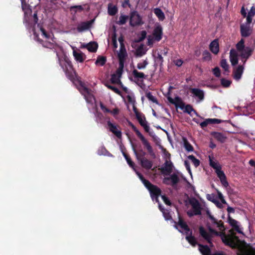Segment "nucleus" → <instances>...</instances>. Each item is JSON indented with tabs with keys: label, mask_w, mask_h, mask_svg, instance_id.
<instances>
[{
	"label": "nucleus",
	"mask_w": 255,
	"mask_h": 255,
	"mask_svg": "<svg viewBox=\"0 0 255 255\" xmlns=\"http://www.w3.org/2000/svg\"><path fill=\"white\" fill-rule=\"evenodd\" d=\"M155 61L159 63L160 65H162V63L164 61L163 58L162 56V54L158 53L157 56L155 57Z\"/></svg>",
	"instance_id": "13d9d810"
},
{
	"label": "nucleus",
	"mask_w": 255,
	"mask_h": 255,
	"mask_svg": "<svg viewBox=\"0 0 255 255\" xmlns=\"http://www.w3.org/2000/svg\"><path fill=\"white\" fill-rule=\"evenodd\" d=\"M209 160L210 166L215 169V171L219 168H222L219 162L216 160H214V158L213 156H209Z\"/></svg>",
	"instance_id": "b1692460"
},
{
	"label": "nucleus",
	"mask_w": 255,
	"mask_h": 255,
	"mask_svg": "<svg viewBox=\"0 0 255 255\" xmlns=\"http://www.w3.org/2000/svg\"><path fill=\"white\" fill-rule=\"evenodd\" d=\"M241 35L243 37H249L252 32V29L250 25L241 24L240 25Z\"/></svg>",
	"instance_id": "1a4fd4ad"
},
{
	"label": "nucleus",
	"mask_w": 255,
	"mask_h": 255,
	"mask_svg": "<svg viewBox=\"0 0 255 255\" xmlns=\"http://www.w3.org/2000/svg\"><path fill=\"white\" fill-rule=\"evenodd\" d=\"M172 163L166 160L164 163V166L161 168V170L163 174L169 175L172 171Z\"/></svg>",
	"instance_id": "dca6fc26"
},
{
	"label": "nucleus",
	"mask_w": 255,
	"mask_h": 255,
	"mask_svg": "<svg viewBox=\"0 0 255 255\" xmlns=\"http://www.w3.org/2000/svg\"><path fill=\"white\" fill-rule=\"evenodd\" d=\"M199 250L202 255H212L211 251L207 245L198 244Z\"/></svg>",
	"instance_id": "5701e85b"
},
{
	"label": "nucleus",
	"mask_w": 255,
	"mask_h": 255,
	"mask_svg": "<svg viewBox=\"0 0 255 255\" xmlns=\"http://www.w3.org/2000/svg\"><path fill=\"white\" fill-rule=\"evenodd\" d=\"M69 69L67 67H66V69L65 70V73L67 76L68 77L69 79L71 80H73L75 79L76 77V72L75 71H69Z\"/></svg>",
	"instance_id": "49530a36"
},
{
	"label": "nucleus",
	"mask_w": 255,
	"mask_h": 255,
	"mask_svg": "<svg viewBox=\"0 0 255 255\" xmlns=\"http://www.w3.org/2000/svg\"><path fill=\"white\" fill-rule=\"evenodd\" d=\"M154 12L159 20L163 21L165 19L164 13L160 8H155L154 9Z\"/></svg>",
	"instance_id": "f704fd0d"
},
{
	"label": "nucleus",
	"mask_w": 255,
	"mask_h": 255,
	"mask_svg": "<svg viewBox=\"0 0 255 255\" xmlns=\"http://www.w3.org/2000/svg\"><path fill=\"white\" fill-rule=\"evenodd\" d=\"M128 54L125 47L120 46V52L118 54V57L119 60H126Z\"/></svg>",
	"instance_id": "c85d7f7f"
},
{
	"label": "nucleus",
	"mask_w": 255,
	"mask_h": 255,
	"mask_svg": "<svg viewBox=\"0 0 255 255\" xmlns=\"http://www.w3.org/2000/svg\"><path fill=\"white\" fill-rule=\"evenodd\" d=\"M119 67L117 69L116 72L118 74L120 75V76H121L123 71V68L124 67V63H125V60H119Z\"/></svg>",
	"instance_id": "09e8293b"
},
{
	"label": "nucleus",
	"mask_w": 255,
	"mask_h": 255,
	"mask_svg": "<svg viewBox=\"0 0 255 255\" xmlns=\"http://www.w3.org/2000/svg\"><path fill=\"white\" fill-rule=\"evenodd\" d=\"M237 52L234 49H231L230 51V60L233 66H235L238 63Z\"/></svg>",
	"instance_id": "a211bd4d"
},
{
	"label": "nucleus",
	"mask_w": 255,
	"mask_h": 255,
	"mask_svg": "<svg viewBox=\"0 0 255 255\" xmlns=\"http://www.w3.org/2000/svg\"><path fill=\"white\" fill-rule=\"evenodd\" d=\"M146 34H147V33H146V31H145V30L141 31L140 32V36L138 38V41L140 42L143 41L146 38Z\"/></svg>",
	"instance_id": "0e129e2a"
},
{
	"label": "nucleus",
	"mask_w": 255,
	"mask_h": 255,
	"mask_svg": "<svg viewBox=\"0 0 255 255\" xmlns=\"http://www.w3.org/2000/svg\"><path fill=\"white\" fill-rule=\"evenodd\" d=\"M188 158L192 161L195 167H197L199 166L200 163V160L196 158L193 155H189Z\"/></svg>",
	"instance_id": "37998d69"
},
{
	"label": "nucleus",
	"mask_w": 255,
	"mask_h": 255,
	"mask_svg": "<svg viewBox=\"0 0 255 255\" xmlns=\"http://www.w3.org/2000/svg\"><path fill=\"white\" fill-rule=\"evenodd\" d=\"M179 182V178L175 173L172 174L170 177H164L163 183L166 185H171L173 187L177 185Z\"/></svg>",
	"instance_id": "0eeeda50"
},
{
	"label": "nucleus",
	"mask_w": 255,
	"mask_h": 255,
	"mask_svg": "<svg viewBox=\"0 0 255 255\" xmlns=\"http://www.w3.org/2000/svg\"><path fill=\"white\" fill-rule=\"evenodd\" d=\"M183 140L184 142V146L186 150L188 151H193L194 148L188 140L186 138L184 137L183 138Z\"/></svg>",
	"instance_id": "a19ab883"
},
{
	"label": "nucleus",
	"mask_w": 255,
	"mask_h": 255,
	"mask_svg": "<svg viewBox=\"0 0 255 255\" xmlns=\"http://www.w3.org/2000/svg\"><path fill=\"white\" fill-rule=\"evenodd\" d=\"M93 20L88 21L86 22H83L78 25L77 27V30L79 32H82L83 31L88 30L91 27Z\"/></svg>",
	"instance_id": "412c9836"
},
{
	"label": "nucleus",
	"mask_w": 255,
	"mask_h": 255,
	"mask_svg": "<svg viewBox=\"0 0 255 255\" xmlns=\"http://www.w3.org/2000/svg\"><path fill=\"white\" fill-rule=\"evenodd\" d=\"M211 134L214 138L221 143H224L227 138L225 134L222 132L213 131L211 132Z\"/></svg>",
	"instance_id": "4468645a"
},
{
	"label": "nucleus",
	"mask_w": 255,
	"mask_h": 255,
	"mask_svg": "<svg viewBox=\"0 0 255 255\" xmlns=\"http://www.w3.org/2000/svg\"><path fill=\"white\" fill-rule=\"evenodd\" d=\"M148 64L147 59L144 60L142 62L138 63L137 64V68L139 70H141L145 68L146 66Z\"/></svg>",
	"instance_id": "6e6d98bb"
},
{
	"label": "nucleus",
	"mask_w": 255,
	"mask_h": 255,
	"mask_svg": "<svg viewBox=\"0 0 255 255\" xmlns=\"http://www.w3.org/2000/svg\"><path fill=\"white\" fill-rule=\"evenodd\" d=\"M162 28L160 25L157 26L153 30V35L157 41H159L162 39Z\"/></svg>",
	"instance_id": "2eb2a0df"
},
{
	"label": "nucleus",
	"mask_w": 255,
	"mask_h": 255,
	"mask_svg": "<svg viewBox=\"0 0 255 255\" xmlns=\"http://www.w3.org/2000/svg\"><path fill=\"white\" fill-rule=\"evenodd\" d=\"M189 203L192 206L193 212H194L195 215H201L202 208L198 200L193 198L189 200Z\"/></svg>",
	"instance_id": "423d86ee"
},
{
	"label": "nucleus",
	"mask_w": 255,
	"mask_h": 255,
	"mask_svg": "<svg viewBox=\"0 0 255 255\" xmlns=\"http://www.w3.org/2000/svg\"><path fill=\"white\" fill-rule=\"evenodd\" d=\"M145 96L149 101L157 105H159V103L156 98L153 96L150 92H146Z\"/></svg>",
	"instance_id": "79ce46f5"
},
{
	"label": "nucleus",
	"mask_w": 255,
	"mask_h": 255,
	"mask_svg": "<svg viewBox=\"0 0 255 255\" xmlns=\"http://www.w3.org/2000/svg\"><path fill=\"white\" fill-rule=\"evenodd\" d=\"M123 154L129 166L133 168L134 166V163L131 160L130 156L125 152H123Z\"/></svg>",
	"instance_id": "de8ad7c7"
},
{
	"label": "nucleus",
	"mask_w": 255,
	"mask_h": 255,
	"mask_svg": "<svg viewBox=\"0 0 255 255\" xmlns=\"http://www.w3.org/2000/svg\"><path fill=\"white\" fill-rule=\"evenodd\" d=\"M163 216L165 218V220H172L171 216L170 214V213L168 212L166 210L162 212Z\"/></svg>",
	"instance_id": "bf43d9fd"
},
{
	"label": "nucleus",
	"mask_w": 255,
	"mask_h": 255,
	"mask_svg": "<svg viewBox=\"0 0 255 255\" xmlns=\"http://www.w3.org/2000/svg\"><path fill=\"white\" fill-rule=\"evenodd\" d=\"M122 6L123 8H126L127 7H128L129 8H131V5L130 3L129 0H124L122 2Z\"/></svg>",
	"instance_id": "052dcab7"
},
{
	"label": "nucleus",
	"mask_w": 255,
	"mask_h": 255,
	"mask_svg": "<svg viewBox=\"0 0 255 255\" xmlns=\"http://www.w3.org/2000/svg\"><path fill=\"white\" fill-rule=\"evenodd\" d=\"M106 61L107 58L105 56H99L95 62V64L103 66L106 64Z\"/></svg>",
	"instance_id": "58836bf2"
},
{
	"label": "nucleus",
	"mask_w": 255,
	"mask_h": 255,
	"mask_svg": "<svg viewBox=\"0 0 255 255\" xmlns=\"http://www.w3.org/2000/svg\"><path fill=\"white\" fill-rule=\"evenodd\" d=\"M208 121L209 122L210 124H220L222 122L221 120L218 119H208Z\"/></svg>",
	"instance_id": "338daca9"
},
{
	"label": "nucleus",
	"mask_w": 255,
	"mask_h": 255,
	"mask_svg": "<svg viewBox=\"0 0 255 255\" xmlns=\"http://www.w3.org/2000/svg\"><path fill=\"white\" fill-rule=\"evenodd\" d=\"M161 197L165 204L168 206H170L171 205V202L170 200L165 195H161Z\"/></svg>",
	"instance_id": "69168bd1"
},
{
	"label": "nucleus",
	"mask_w": 255,
	"mask_h": 255,
	"mask_svg": "<svg viewBox=\"0 0 255 255\" xmlns=\"http://www.w3.org/2000/svg\"><path fill=\"white\" fill-rule=\"evenodd\" d=\"M229 223L237 232L239 233H242V231L239 228V226L238 225V222L236 220L231 218L230 217H229Z\"/></svg>",
	"instance_id": "2f4dec72"
},
{
	"label": "nucleus",
	"mask_w": 255,
	"mask_h": 255,
	"mask_svg": "<svg viewBox=\"0 0 255 255\" xmlns=\"http://www.w3.org/2000/svg\"><path fill=\"white\" fill-rule=\"evenodd\" d=\"M86 48L91 52H95L98 48V44L95 42H89L86 44Z\"/></svg>",
	"instance_id": "72a5a7b5"
},
{
	"label": "nucleus",
	"mask_w": 255,
	"mask_h": 255,
	"mask_svg": "<svg viewBox=\"0 0 255 255\" xmlns=\"http://www.w3.org/2000/svg\"><path fill=\"white\" fill-rule=\"evenodd\" d=\"M222 168H219L215 171L217 176L220 178L222 185L225 187H227L229 186V183L227 180L226 176L224 172L221 170Z\"/></svg>",
	"instance_id": "9b49d317"
},
{
	"label": "nucleus",
	"mask_w": 255,
	"mask_h": 255,
	"mask_svg": "<svg viewBox=\"0 0 255 255\" xmlns=\"http://www.w3.org/2000/svg\"><path fill=\"white\" fill-rule=\"evenodd\" d=\"M136 173L145 187L148 185H149L150 182L148 180L145 179L143 176L140 173L136 171Z\"/></svg>",
	"instance_id": "c03bdc74"
},
{
	"label": "nucleus",
	"mask_w": 255,
	"mask_h": 255,
	"mask_svg": "<svg viewBox=\"0 0 255 255\" xmlns=\"http://www.w3.org/2000/svg\"><path fill=\"white\" fill-rule=\"evenodd\" d=\"M214 75L216 77H220L221 76V71L219 67H216L213 69Z\"/></svg>",
	"instance_id": "e2e57ef3"
},
{
	"label": "nucleus",
	"mask_w": 255,
	"mask_h": 255,
	"mask_svg": "<svg viewBox=\"0 0 255 255\" xmlns=\"http://www.w3.org/2000/svg\"><path fill=\"white\" fill-rule=\"evenodd\" d=\"M133 150L134 154L136 156L137 159L139 161H140V160L145 158L144 156L145 155L146 153L144 151H143L142 149H140L138 151H137L134 148H133Z\"/></svg>",
	"instance_id": "7c9ffc66"
},
{
	"label": "nucleus",
	"mask_w": 255,
	"mask_h": 255,
	"mask_svg": "<svg viewBox=\"0 0 255 255\" xmlns=\"http://www.w3.org/2000/svg\"><path fill=\"white\" fill-rule=\"evenodd\" d=\"M75 9H76L77 10H78L79 11H82L84 10V7H83L82 5H73V6H71L70 7V10H73Z\"/></svg>",
	"instance_id": "774afa93"
},
{
	"label": "nucleus",
	"mask_w": 255,
	"mask_h": 255,
	"mask_svg": "<svg viewBox=\"0 0 255 255\" xmlns=\"http://www.w3.org/2000/svg\"><path fill=\"white\" fill-rule=\"evenodd\" d=\"M118 11V7L116 5H112V3H109L108 5V13L110 15H115Z\"/></svg>",
	"instance_id": "bb28decb"
},
{
	"label": "nucleus",
	"mask_w": 255,
	"mask_h": 255,
	"mask_svg": "<svg viewBox=\"0 0 255 255\" xmlns=\"http://www.w3.org/2000/svg\"><path fill=\"white\" fill-rule=\"evenodd\" d=\"M128 19L129 16L128 15L121 14L119 17V20L116 23L120 25H124L127 23Z\"/></svg>",
	"instance_id": "c9c22d12"
},
{
	"label": "nucleus",
	"mask_w": 255,
	"mask_h": 255,
	"mask_svg": "<svg viewBox=\"0 0 255 255\" xmlns=\"http://www.w3.org/2000/svg\"><path fill=\"white\" fill-rule=\"evenodd\" d=\"M145 54L143 49V45H141L135 50V55L136 57H141Z\"/></svg>",
	"instance_id": "ea45409f"
},
{
	"label": "nucleus",
	"mask_w": 255,
	"mask_h": 255,
	"mask_svg": "<svg viewBox=\"0 0 255 255\" xmlns=\"http://www.w3.org/2000/svg\"><path fill=\"white\" fill-rule=\"evenodd\" d=\"M73 55L75 57V59L76 61L82 63L83 62L86 56L84 54V53L82 52H77L76 51L73 52Z\"/></svg>",
	"instance_id": "473e14b6"
},
{
	"label": "nucleus",
	"mask_w": 255,
	"mask_h": 255,
	"mask_svg": "<svg viewBox=\"0 0 255 255\" xmlns=\"http://www.w3.org/2000/svg\"><path fill=\"white\" fill-rule=\"evenodd\" d=\"M107 125L109 130L113 133L117 137L121 138L122 137V132L118 129L117 126L112 124L110 121L107 122Z\"/></svg>",
	"instance_id": "f8f14e48"
},
{
	"label": "nucleus",
	"mask_w": 255,
	"mask_h": 255,
	"mask_svg": "<svg viewBox=\"0 0 255 255\" xmlns=\"http://www.w3.org/2000/svg\"><path fill=\"white\" fill-rule=\"evenodd\" d=\"M237 50L239 52V56L241 57V59L244 64L252 55L254 50V48L249 46L245 47V40L242 38L236 45Z\"/></svg>",
	"instance_id": "f257e3e1"
},
{
	"label": "nucleus",
	"mask_w": 255,
	"mask_h": 255,
	"mask_svg": "<svg viewBox=\"0 0 255 255\" xmlns=\"http://www.w3.org/2000/svg\"><path fill=\"white\" fill-rule=\"evenodd\" d=\"M189 235L186 236L185 239L188 243L193 246H195L197 244V242L194 236H192V231L189 232Z\"/></svg>",
	"instance_id": "a878e982"
},
{
	"label": "nucleus",
	"mask_w": 255,
	"mask_h": 255,
	"mask_svg": "<svg viewBox=\"0 0 255 255\" xmlns=\"http://www.w3.org/2000/svg\"><path fill=\"white\" fill-rule=\"evenodd\" d=\"M175 100L180 103L179 105V107L181 109H185L184 112L188 114H191L192 112H193L195 114L197 115V113L196 111L193 109V107L190 105L188 104L185 106L184 103L181 101L180 98L178 97L175 98Z\"/></svg>",
	"instance_id": "6e6552de"
},
{
	"label": "nucleus",
	"mask_w": 255,
	"mask_h": 255,
	"mask_svg": "<svg viewBox=\"0 0 255 255\" xmlns=\"http://www.w3.org/2000/svg\"><path fill=\"white\" fill-rule=\"evenodd\" d=\"M143 24L142 18L136 10L131 11L129 14V24L131 26L141 25Z\"/></svg>",
	"instance_id": "39448f33"
},
{
	"label": "nucleus",
	"mask_w": 255,
	"mask_h": 255,
	"mask_svg": "<svg viewBox=\"0 0 255 255\" xmlns=\"http://www.w3.org/2000/svg\"><path fill=\"white\" fill-rule=\"evenodd\" d=\"M146 188L148 189L152 200L159 203L158 198L161 195V190L158 186L151 183Z\"/></svg>",
	"instance_id": "20e7f679"
},
{
	"label": "nucleus",
	"mask_w": 255,
	"mask_h": 255,
	"mask_svg": "<svg viewBox=\"0 0 255 255\" xmlns=\"http://www.w3.org/2000/svg\"><path fill=\"white\" fill-rule=\"evenodd\" d=\"M222 242L225 244V245L228 246L230 247H232L233 244V241L226 236L225 233L224 232L222 233Z\"/></svg>",
	"instance_id": "c756f323"
},
{
	"label": "nucleus",
	"mask_w": 255,
	"mask_h": 255,
	"mask_svg": "<svg viewBox=\"0 0 255 255\" xmlns=\"http://www.w3.org/2000/svg\"><path fill=\"white\" fill-rule=\"evenodd\" d=\"M133 110L135 114L136 118L137 121H138L139 123H140V122H141L142 121H143L141 118V114L139 112H138L137 108L136 107H135L134 106H133Z\"/></svg>",
	"instance_id": "603ef678"
},
{
	"label": "nucleus",
	"mask_w": 255,
	"mask_h": 255,
	"mask_svg": "<svg viewBox=\"0 0 255 255\" xmlns=\"http://www.w3.org/2000/svg\"><path fill=\"white\" fill-rule=\"evenodd\" d=\"M21 2L22 11L24 13V16L26 17L28 14H30L31 13L32 10L30 8L29 4L27 3L25 0H21Z\"/></svg>",
	"instance_id": "4be33fe9"
},
{
	"label": "nucleus",
	"mask_w": 255,
	"mask_h": 255,
	"mask_svg": "<svg viewBox=\"0 0 255 255\" xmlns=\"http://www.w3.org/2000/svg\"><path fill=\"white\" fill-rule=\"evenodd\" d=\"M190 91L193 94V97L197 98L199 102L202 101L204 99V92L202 90L198 88H190Z\"/></svg>",
	"instance_id": "9d476101"
},
{
	"label": "nucleus",
	"mask_w": 255,
	"mask_h": 255,
	"mask_svg": "<svg viewBox=\"0 0 255 255\" xmlns=\"http://www.w3.org/2000/svg\"><path fill=\"white\" fill-rule=\"evenodd\" d=\"M52 42L48 41H42V45L45 48H49L51 49H55L57 47V44L56 42L54 41L53 39L52 40Z\"/></svg>",
	"instance_id": "393cba45"
},
{
	"label": "nucleus",
	"mask_w": 255,
	"mask_h": 255,
	"mask_svg": "<svg viewBox=\"0 0 255 255\" xmlns=\"http://www.w3.org/2000/svg\"><path fill=\"white\" fill-rule=\"evenodd\" d=\"M175 223L176 224L175 225V227L178 229L177 225L179 226L182 229L185 231L186 235H188L189 232L191 231L187 223L180 217H179L178 222L177 223Z\"/></svg>",
	"instance_id": "ddd939ff"
},
{
	"label": "nucleus",
	"mask_w": 255,
	"mask_h": 255,
	"mask_svg": "<svg viewBox=\"0 0 255 255\" xmlns=\"http://www.w3.org/2000/svg\"><path fill=\"white\" fill-rule=\"evenodd\" d=\"M140 162L141 166L147 169L151 168L152 166V162L146 158L140 160Z\"/></svg>",
	"instance_id": "cd10ccee"
},
{
	"label": "nucleus",
	"mask_w": 255,
	"mask_h": 255,
	"mask_svg": "<svg viewBox=\"0 0 255 255\" xmlns=\"http://www.w3.org/2000/svg\"><path fill=\"white\" fill-rule=\"evenodd\" d=\"M133 110L135 114L136 118L137 121H138L139 123H140V122H141L142 121H143L141 118V114L139 112H138L137 108L136 107H135L134 106H133Z\"/></svg>",
	"instance_id": "5fc2aeb1"
},
{
	"label": "nucleus",
	"mask_w": 255,
	"mask_h": 255,
	"mask_svg": "<svg viewBox=\"0 0 255 255\" xmlns=\"http://www.w3.org/2000/svg\"><path fill=\"white\" fill-rule=\"evenodd\" d=\"M209 218L211 220L212 224L216 225L217 227L219 228V229L223 232L225 230L223 222L221 220L218 221L217 220L213 217V216L209 214Z\"/></svg>",
	"instance_id": "aec40b11"
},
{
	"label": "nucleus",
	"mask_w": 255,
	"mask_h": 255,
	"mask_svg": "<svg viewBox=\"0 0 255 255\" xmlns=\"http://www.w3.org/2000/svg\"><path fill=\"white\" fill-rule=\"evenodd\" d=\"M132 74L133 76V77L137 79H145L146 76L142 72H138L137 70L134 69L132 72Z\"/></svg>",
	"instance_id": "4c0bfd02"
},
{
	"label": "nucleus",
	"mask_w": 255,
	"mask_h": 255,
	"mask_svg": "<svg viewBox=\"0 0 255 255\" xmlns=\"http://www.w3.org/2000/svg\"><path fill=\"white\" fill-rule=\"evenodd\" d=\"M208 229L209 232H207L203 227H200L199 228V234L200 236L210 244V246L212 247L213 246L212 243L213 235L221 236L222 232H217L210 226H208Z\"/></svg>",
	"instance_id": "f03ea898"
},
{
	"label": "nucleus",
	"mask_w": 255,
	"mask_h": 255,
	"mask_svg": "<svg viewBox=\"0 0 255 255\" xmlns=\"http://www.w3.org/2000/svg\"><path fill=\"white\" fill-rule=\"evenodd\" d=\"M129 126L131 128L132 130L135 132L137 137L140 139L144 146L146 148L147 152L149 155L153 157H155V154L153 151L152 146L150 145L149 142L141 133L139 130L131 122L129 123Z\"/></svg>",
	"instance_id": "7ed1b4c3"
},
{
	"label": "nucleus",
	"mask_w": 255,
	"mask_h": 255,
	"mask_svg": "<svg viewBox=\"0 0 255 255\" xmlns=\"http://www.w3.org/2000/svg\"><path fill=\"white\" fill-rule=\"evenodd\" d=\"M203 58L204 60L209 61L211 59V55L210 53L207 51L205 50L203 52Z\"/></svg>",
	"instance_id": "4d7b16f0"
},
{
	"label": "nucleus",
	"mask_w": 255,
	"mask_h": 255,
	"mask_svg": "<svg viewBox=\"0 0 255 255\" xmlns=\"http://www.w3.org/2000/svg\"><path fill=\"white\" fill-rule=\"evenodd\" d=\"M220 65L225 72H227V73L229 72V65L226 59H224L221 60L220 62Z\"/></svg>",
	"instance_id": "8fccbe9b"
},
{
	"label": "nucleus",
	"mask_w": 255,
	"mask_h": 255,
	"mask_svg": "<svg viewBox=\"0 0 255 255\" xmlns=\"http://www.w3.org/2000/svg\"><path fill=\"white\" fill-rule=\"evenodd\" d=\"M133 110L135 114L136 118L137 121H138L139 123H140V122H141L142 121H143L141 118V114L139 112H138L137 108L136 107H135L134 106H133Z\"/></svg>",
	"instance_id": "864d4df0"
},
{
	"label": "nucleus",
	"mask_w": 255,
	"mask_h": 255,
	"mask_svg": "<svg viewBox=\"0 0 255 255\" xmlns=\"http://www.w3.org/2000/svg\"><path fill=\"white\" fill-rule=\"evenodd\" d=\"M210 51L215 54H217L219 51V44L218 39H215L212 41L209 45Z\"/></svg>",
	"instance_id": "f3484780"
},
{
	"label": "nucleus",
	"mask_w": 255,
	"mask_h": 255,
	"mask_svg": "<svg viewBox=\"0 0 255 255\" xmlns=\"http://www.w3.org/2000/svg\"><path fill=\"white\" fill-rule=\"evenodd\" d=\"M136 173L145 187L148 185H149L150 182L148 180L145 179L143 176L140 173L136 171Z\"/></svg>",
	"instance_id": "a18cd8bd"
},
{
	"label": "nucleus",
	"mask_w": 255,
	"mask_h": 255,
	"mask_svg": "<svg viewBox=\"0 0 255 255\" xmlns=\"http://www.w3.org/2000/svg\"><path fill=\"white\" fill-rule=\"evenodd\" d=\"M112 39L114 48H117L118 47V43L117 41V36L116 33H114L113 34V35H112Z\"/></svg>",
	"instance_id": "680f3d73"
},
{
	"label": "nucleus",
	"mask_w": 255,
	"mask_h": 255,
	"mask_svg": "<svg viewBox=\"0 0 255 255\" xmlns=\"http://www.w3.org/2000/svg\"><path fill=\"white\" fill-rule=\"evenodd\" d=\"M244 67L242 65H239L233 72L234 78L237 80H239L242 76L244 71Z\"/></svg>",
	"instance_id": "6ab92c4d"
},
{
	"label": "nucleus",
	"mask_w": 255,
	"mask_h": 255,
	"mask_svg": "<svg viewBox=\"0 0 255 255\" xmlns=\"http://www.w3.org/2000/svg\"><path fill=\"white\" fill-rule=\"evenodd\" d=\"M232 83V81L225 78L221 79V84L223 87L228 88L230 87Z\"/></svg>",
	"instance_id": "3c124183"
},
{
	"label": "nucleus",
	"mask_w": 255,
	"mask_h": 255,
	"mask_svg": "<svg viewBox=\"0 0 255 255\" xmlns=\"http://www.w3.org/2000/svg\"><path fill=\"white\" fill-rule=\"evenodd\" d=\"M121 76L118 74L116 72V74H113L111 75V81L112 84H122V82L120 79V78Z\"/></svg>",
	"instance_id": "e433bc0d"
}]
</instances>
